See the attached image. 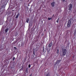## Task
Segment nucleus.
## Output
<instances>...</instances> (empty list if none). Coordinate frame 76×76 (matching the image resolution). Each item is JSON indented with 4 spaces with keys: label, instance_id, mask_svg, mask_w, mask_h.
<instances>
[{
    "label": "nucleus",
    "instance_id": "8",
    "mask_svg": "<svg viewBox=\"0 0 76 76\" xmlns=\"http://www.w3.org/2000/svg\"><path fill=\"white\" fill-rule=\"evenodd\" d=\"M29 18H27L26 19V22H27V23H28V22H29Z\"/></svg>",
    "mask_w": 76,
    "mask_h": 76
},
{
    "label": "nucleus",
    "instance_id": "15",
    "mask_svg": "<svg viewBox=\"0 0 76 76\" xmlns=\"http://www.w3.org/2000/svg\"><path fill=\"white\" fill-rule=\"evenodd\" d=\"M28 67L29 68H30V67H31V65L30 64H29L28 65Z\"/></svg>",
    "mask_w": 76,
    "mask_h": 76
},
{
    "label": "nucleus",
    "instance_id": "24",
    "mask_svg": "<svg viewBox=\"0 0 76 76\" xmlns=\"http://www.w3.org/2000/svg\"><path fill=\"white\" fill-rule=\"evenodd\" d=\"M73 57H74V56H73Z\"/></svg>",
    "mask_w": 76,
    "mask_h": 76
},
{
    "label": "nucleus",
    "instance_id": "5",
    "mask_svg": "<svg viewBox=\"0 0 76 76\" xmlns=\"http://www.w3.org/2000/svg\"><path fill=\"white\" fill-rule=\"evenodd\" d=\"M19 15H20V14H19V13H18L17 14V15L15 17V18L16 19H17V18H18L19 17Z\"/></svg>",
    "mask_w": 76,
    "mask_h": 76
},
{
    "label": "nucleus",
    "instance_id": "2",
    "mask_svg": "<svg viewBox=\"0 0 76 76\" xmlns=\"http://www.w3.org/2000/svg\"><path fill=\"white\" fill-rule=\"evenodd\" d=\"M71 22L70 20H69L67 24V26L68 28H69L71 25Z\"/></svg>",
    "mask_w": 76,
    "mask_h": 76
},
{
    "label": "nucleus",
    "instance_id": "10",
    "mask_svg": "<svg viewBox=\"0 0 76 76\" xmlns=\"http://www.w3.org/2000/svg\"><path fill=\"white\" fill-rule=\"evenodd\" d=\"M74 35L75 36L76 35V30H75L74 31Z\"/></svg>",
    "mask_w": 76,
    "mask_h": 76
},
{
    "label": "nucleus",
    "instance_id": "13",
    "mask_svg": "<svg viewBox=\"0 0 76 76\" xmlns=\"http://www.w3.org/2000/svg\"><path fill=\"white\" fill-rule=\"evenodd\" d=\"M5 32H7L8 31V28H7L5 29Z\"/></svg>",
    "mask_w": 76,
    "mask_h": 76
},
{
    "label": "nucleus",
    "instance_id": "3",
    "mask_svg": "<svg viewBox=\"0 0 76 76\" xmlns=\"http://www.w3.org/2000/svg\"><path fill=\"white\" fill-rule=\"evenodd\" d=\"M69 10H71L72 8V4L69 5Z\"/></svg>",
    "mask_w": 76,
    "mask_h": 76
},
{
    "label": "nucleus",
    "instance_id": "16",
    "mask_svg": "<svg viewBox=\"0 0 76 76\" xmlns=\"http://www.w3.org/2000/svg\"><path fill=\"white\" fill-rule=\"evenodd\" d=\"M15 57H14L13 58V60L14 61V60H15Z\"/></svg>",
    "mask_w": 76,
    "mask_h": 76
},
{
    "label": "nucleus",
    "instance_id": "9",
    "mask_svg": "<svg viewBox=\"0 0 76 76\" xmlns=\"http://www.w3.org/2000/svg\"><path fill=\"white\" fill-rule=\"evenodd\" d=\"M28 68H26V72L27 73H28Z\"/></svg>",
    "mask_w": 76,
    "mask_h": 76
},
{
    "label": "nucleus",
    "instance_id": "1",
    "mask_svg": "<svg viewBox=\"0 0 76 76\" xmlns=\"http://www.w3.org/2000/svg\"><path fill=\"white\" fill-rule=\"evenodd\" d=\"M62 55L64 56H65L67 53V50L66 49H63L62 51Z\"/></svg>",
    "mask_w": 76,
    "mask_h": 76
},
{
    "label": "nucleus",
    "instance_id": "26",
    "mask_svg": "<svg viewBox=\"0 0 76 76\" xmlns=\"http://www.w3.org/2000/svg\"><path fill=\"white\" fill-rule=\"evenodd\" d=\"M44 48V47H43V48Z\"/></svg>",
    "mask_w": 76,
    "mask_h": 76
},
{
    "label": "nucleus",
    "instance_id": "14",
    "mask_svg": "<svg viewBox=\"0 0 76 76\" xmlns=\"http://www.w3.org/2000/svg\"><path fill=\"white\" fill-rule=\"evenodd\" d=\"M59 20V18H58L57 20H56V22H57V23H58V21Z\"/></svg>",
    "mask_w": 76,
    "mask_h": 76
},
{
    "label": "nucleus",
    "instance_id": "25",
    "mask_svg": "<svg viewBox=\"0 0 76 76\" xmlns=\"http://www.w3.org/2000/svg\"><path fill=\"white\" fill-rule=\"evenodd\" d=\"M29 76H31V75H30Z\"/></svg>",
    "mask_w": 76,
    "mask_h": 76
},
{
    "label": "nucleus",
    "instance_id": "20",
    "mask_svg": "<svg viewBox=\"0 0 76 76\" xmlns=\"http://www.w3.org/2000/svg\"><path fill=\"white\" fill-rule=\"evenodd\" d=\"M41 7H39V9H38V10H40V9H41Z\"/></svg>",
    "mask_w": 76,
    "mask_h": 76
},
{
    "label": "nucleus",
    "instance_id": "4",
    "mask_svg": "<svg viewBox=\"0 0 76 76\" xmlns=\"http://www.w3.org/2000/svg\"><path fill=\"white\" fill-rule=\"evenodd\" d=\"M52 45H53V43L51 42L49 44L48 47H51Z\"/></svg>",
    "mask_w": 76,
    "mask_h": 76
},
{
    "label": "nucleus",
    "instance_id": "18",
    "mask_svg": "<svg viewBox=\"0 0 76 76\" xmlns=\"http://www.w3.org/2000/svg\"><path fill=\"white\" fill-rule=\"evenodd\" d=\"M22 69L23 67H22L21 69H20V71H22Z\"/></svg>",
    "mask_w": 76,
    "mask_h": 76
},
{
    "label": "nucleus",
    "instance_id": "7",
    "mask_svg": "<svg viewBox=\"0 0 76 76\" xmlns=\"http://www.w3.org/2000/svg\"><path fill=\"white\" fill-rule=\"evenodd\" d=\"M60 60H57L56 62V64H58V63L59 64V63H60Z\"/></svg>",
    "mask_w": 76,
    "mask_h": 76
},
{
    "label": "nucleus",
    "instance_id": "6",
    "mask_svg": "<svg viewBox=\"0 0 76 76\" xmlns=\"http://www.w3.org/2000/svg\"><path fill=\"white\" fill-rule=\"evenodd\" d=\"M51 5L52 7H54V2H53L51 4Z\"/></svg>",
    "mask_w": 76,
    "mask_h": 76
},
{
    "label": "nucleus",
    "instance_id": "11",
    "mask_svg": "<svg viewBox=\"0 0 76 76\" xmlns=\"http://www.w3.org/2000/svg\"><path fill=\"white\" fill-rule=\"evenodd\" d=\"M56 53L57 54H58L59 53V50L58 49H57V51H56Z\"/></svg>",
    "mask_w": 76,
    "mask_h": 76
},
{
    "label": "nucleus",
    "instance_id": "17",
    "mask_svg": "<svg viewBox=\"0 0 76 76\" xmlns=\"http://www.w3.org/2000/svg\"><path fill=\"white\" fill-rule=\"evenodd\" d=\"M14 48L15 49V50H16L17 49V48H16V47H14Z\"/></svg>",
    "mask_w": 76,
    "mask_h": 76
},
{
    "label": "nucleus",
    "instance_id": "23",
    "mask_svg": "<svg viewBox=\"0 0 76 76\" xmlns=\"http://www.w3.org/2000/svg\"><path fill=\"white\" fill-rule=\"evenodd\" d=\"M43 51H44V49H43Z\"/></svg>",
    "mask_w": 76,
    "mask_h": 76
},
{
    "label": "nucleus",
    "instance_id": "12",
    "mask_svg": "<svg viewBox=\"0 0 76 76\" xmlns=\"http://www.w3.org/2000/svg\"><path fill=\"white\" fill-rule=\"evenodd\" d=\"M52 19V18H50L49 17V18H48V20H51Z\"/></svg>",
    "mask_w": 76,
    "mask_h": 76
},
{
    "label": "nucleus",
    "instance_id": "22",
    "mask_svg": "<svg viewBox=\"0 0 76 76\" xmlns=\"http://www.w3.org/2000/svg\"><path fill=\"white\" fill-rule=\"evenodd\" d=\"M66 0H62V1H65Z\"/></svg>",
    "mask_w": 76,
    "mask_h": 76
},
{
    "label": "nucleus",
    "instance_id": "19",
    "mask_svg": "<svg viewBox=\"0 0 76 76\" xmlns=\"http://www.w3.org/2000/svg\"><path fill=\"white\" fill-rule=\"evenodd\" d=\"M47 76H50V74H48L47 75Z\"/></svg>",
    "mask_w": 76,
    "mask_h": 76
},
{
    "label": "nucleus",
    "instance_id": "21",
    "mask_svg": "<svg viewBox=\"0 0 76 76\" xmlns=\"http://www.w3.org/2000/svg\"><path fill=\"white\" fill-rule=\"evenodd\" d=\"M33 54L35 55V52H34V50L33 51Z\"/></svg>",
    "mask_w": 76,
    "mask_h": 76
}]
</instances>
